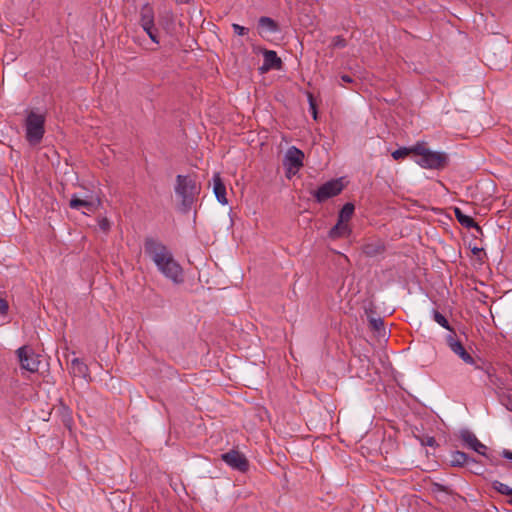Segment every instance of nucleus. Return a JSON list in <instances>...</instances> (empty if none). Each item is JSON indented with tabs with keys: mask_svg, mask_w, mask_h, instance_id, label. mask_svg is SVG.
I'll use <instances>...</instances> for the list:
<instances>
[{
	"mask_svg": "<svg viewBox=\"0 0 512 512\" xmlns=\"http://www.w3.org/2000/svg\"><path fill=\"white\" fill-rule=\"evenodd\" d=\"M433 319L435 322H437L441 327L449 330V331H452V328L450 327V324L448 322V320L446 319V317L441 314L439 311L437 310H433Z\"/></svg>",
	"mask_w": 512,
	"mask_h": 512,
	"instance_id": "4be33fe9",
	"label": "nucleus"
},
{
	"mask_svg": "<svg viewBox=\"0 0 512 512\" xmlns=\"http://www.w3.org/2000/svg\"><path fill=\"white\" fill-rule=\"evenodd\" d=\"M409 149H410V153H414V154L420 156V158L424 157V155L429 151V149L426 148V145L423 142H418L414 146L410 147Z\"/></svg>",
	"mask_w": 512,
	"mask_h": 512,
	"instance_id": "5701e85b",
	"label": "nucleus"
},
{
	"mask_svg": "<svg viewBox=\"0 0 512 512\" xmlns=\"http://www.w3.org/2000/svg\"><path fill=\"white\" fill-rule=\"evenodd\" d=\"M263 57V65L259 68L261 73L268 72L272 69H281L282 60L278 57L275 51L265 49L263 51Z\"/></svg>",
	"mask_w": 512,
	"mask_h": 512,
	"instance_id": "f8f14e48",
	"label": "nucleus"
},
{
	"mask_svg": "<svg viewBox=\"0 0 512 512\" xmlns=\"http://www.w3.org/2000/svg\"><path fill=\"white\" fill-rule=\"evenodd\" d=\"M21 368L29 372H37L39 369L40 361L33 349L28 346H22L16 351Z\"/></svg>",
	"mask_w": 512,
	"mask_h": 512,
	"instance_id": "1a4fd4ad",
	"label": "nucleus"
},
{
	"mask_svg": "<svg viewBox=\"0 0 512 512\" xmlns=\"http://www.w3.org/2000/svg\"><path fill=\"white\" fill-rule=\"evenodd\" d=\"M69 206H70V208L77 209V210L83 208L87 212H93L95 209V205L93 204V202L80 199L76 195L72 196V198L69 202Z\"/></svg>",
	"mask_w": 512,
	"mask_h": 512,
	"instance_id": "6ab92c4d",
	"label": "nucleus"
},
{
	"mask_svg": "<svg viewBox=\"0 0 512 512\" xmlns=\"http://www.w3.org/2000/svg\"><path fill=\"white\" fill-rule=\"evenodd\" d=\"M436 487L438 488V490H444L443 489V486L439 485V484H436Z\"/></svg>",
	"mask_w": 512,
	"mask_h": 512,
	"instance_id": "4c0bfd02",
	"label": "nucleus"
},
{
	"mask_svg": "<svg viewBox=\"0 0 512 512\" xmlns=\"http://www.w3.org/2000/svg\"><path fill=\"white\" fill-rule=\"evenodd\" d=\"M351 233L348 223L338 220L336 225L331 228L329 236L333 239L346 237Z\"/></svg>",
	"mask_w": 512,
	"mask_h": 512,
	"instance_id": "f3484780",
	"label": "nucleus"
},
{
	"mask_svg": "<svg viewBox=\"0 0 512 512\" xmlns=\"http://www.w3.org/2000/svg\"><path fill=\"white\" fill-rule=\"evenodd\" d=\"M344 189L341 178L332 179L322 184L318 189L311 192L317 203H323L326 200L339 195Z\"/></svg>",
	"mask_w": 512,
	"mask_h": 512,
	"instance_id": "39448f33",
	"label": "nucleus"
},
{
	"mask_svg": "<svg viewBox=\"0 0 512 512\" xmlns=\"http://www.w3.org/2000/svg\"><path fill=\"white\" fill-rule=\"evenodd\" d=\"M146 254L155 263L157 269L174 284L184 282L183 269L174 259L171 251L161 242L147 238L144 243Z\"/></svg>",
	"mask_w": 512,
	"mask_h": 512,
	"instance_id": "f257e3e1",
	"label": "nucleus"
},
{
	"mask_svg": "<svg viewBox=\"0 0 512 512\" xmlns=\"http://www.w3.org/2000/svg\"><path fill=\"white\" fill-rule=\"evenodd\" d=\"M213 191L219 203L222 205L228 203L226 198V187L219 173H215L213 175Z\"/></svg>",
	"mask_w": 512,
	"mask_h": 512,
	"instance_id": "ddd939ff",
	"label": "nucleus"
},
{
	"mask_svg": "<svg viewBox=\"0 0 512 512\" xmlns=\"http://www.w3.org/2000/svg\"><path fill=\"white\" fill-rule=\"evenodd\" d=\"M354 210L355 207L352 203H346L339 212L338 220L348 223Z\"/></svg>",
	"mask_w": 512,
	"mask_h": 512,
	"instance_id": "412c9836",
	"label": "nucleus"
},
{
	"mask_svg": "<svg viewBox=\"0 0 512 512\" xmlns=\"http://www.w3.org/2000/svg\"><path fill=\"white\" fill-rule=\"evenodd\" d=\"M8 311V303L5 299L0 298V314L4 315Z\"/></svg>",
	"mask_w": 512,
	"mask_h": 512,
	"instance_id": "72a5a7b5",
	"label": "nucleus"
},
{
	"mask_svg": "<svg viewBox=\"0 0 512 512\" xmlns=\"http://www.w3.org/2000/svg\"><path fill=\"white\" fill-rule=\"evenodd\" d=\"M341 80H342L343 82H345V83H352V82H353L352 77H351V76H349V75H346V74H344V75H342V76H341Z\"/></svg>",
	"mask_w": 512,
	"mask_h": 512,
	"instance_id": "e433bc0d",
	"label": "nucleus"
},
{
	"mask_svg": "<svg viewBox=\"0 0 512 512\" xmlns=\"http://www.w3.org/2000/svg\"><path fill=\"white\" fill-rule=\"evenodd\" d=\"M502 457L508 460H512V451L504 449L501 453Z\"/></svg>",
	"mask_w": 512,
	"mask_h": 512,
	"instance_id": "c9c22d12",
	"label": "nucleus"
},
{
	"mask_svg": "<svg viewBox=\"0 0 512 512\" xmlns=\"http://www.w3.org/2000/svg\"><path fill=\"white\" fill-rule=\"evenodd\" d=\"M410 154V149L407 147H401L394 152H392V157L395 160L404 159L406 156Z\"/></svg>",
	"mask_w": 512,
	"mask_h": 512,
	"instance_id": "a878e982",
	"label": "nucleus"
},
{
	"mask_svg": "<svg viewBox=\"0 0 512 512\" xmlns=\"http://www.w3.org/2000/svg\"><path fill=\"white\" fill-rule=\"evenodd\" d=\"M138 23L143 31L149 36L150 40L159 45V29L155 25L154 10L150 4L146 3L141 7Z\"/></svg>",
	"mask_w": 512,
	"mask_h": 512,
	"instance_id": "20e7f679",
	"label": "nucleus"
},
{
	"mask_svg": "<svg viewBox=\"0 0 512 512\" xmlns=\"http://www.w3.org/2000/svg\"><path fill=\"white\" fill-rule=\"evenodd\" d=\"M45 115L30 111L25 120L26 140L31 145H37L45 133Z\"/></svg>",
	"mask_w": 512,
	"mask_h": 512,
	"instance_id": "7ed1b4c3",
	"label": "nucleus"
},
{
	"mask_svg": "<svg viewBox=\"0 0 512 512\" xmlns=\"http://www.w3.org/2000/svg\"><path fill=\"white\" fill-rule=\"evenodd\" d=\"M424 444L427 446L433 447L436 445V440L434 437H427Z\"/></svg>",
	"mask_w": 512,
	"mask_h": 512,
	"instance_id": "f704fd0d",
	"label": "nucleus"
},
{
	"mask_svg": "<svg viewBox=\"0 0 512 512\" xmlns=\"http://www.w3.org/2000/svg\"><path fill=\"white\" fill-rule=\"evenodd\" d=\"M258 27L261 30L260 33L274 34L279 31L278 24L270 17L262 16L258 20Z\"/></svg>",
	"mask_w": 512,
	"mask_h": 512,
	"instance_id": "dca6fc26",
	"label": "nucleus"
},
{
	"mask_svg": "<svg viewBox=\"0 0 512 512\" xmlns=\"http://www.w3.org/2000/svg\"><path fill=\"white\" fill-rule=\"evenodd\" d=\"M470 457L462 451H454L451 453L450 463L454 467H462L470 464Z\"/></svg>",
	"mask_w": 512,
	"mask_h": 512,
	"instance_id": "aec40b11",
	"label": "nucleus"
},
{
	"mask_svg": "<svg viewBox=\"0 0 512 512\" xmlns=\"http://www.w3.org/2000/svg\"><path fill=\"white\" fill-rule=\"evenodd\" d=\"M308 101H309V106H310V110L313 114V117H314V119H316V117H317L316 103H315V100L311 93L308 94Z\"/></svg>",
	"mask_w": 512,
	"mask_h": 512,
	"instance_id": "2f4dec72",
	"label": "nucleus"
},
{
	"mask_svg": "<svg viewBox=\"0 0 512 512\" xmlns=\"http://www.w3.org/2000/svg\"><path fill=\"white\" fill-rule=\"evenodd\" d=\"M71 368L74 376L87 378L89 376V368L88 366L81 361L79 358H74L71 361Z\"/></svg>",
	"mask_w": 512,
	"mask_h": 512,
	"instance_id": "a211bd4d",
	"label": "nucleus"
},
{
	"mask_svg": "<svg viewBox=\"0 0 512 512\" xmlns=\"http://www.w3.org/2000/svg\"><path fill=\"white\" fill-rule=\"evenodd\" d=\"M232 28L234 33L238 36H244L248 33V28L241 26L239 24H232Z\"/></svg>",
	"mask_w": 512,
	"mask_h": 512,
	"instance_id": "7c9ffc66",
	"label": "nucleus"
},
{
	"mask_svg": "<svg viewBox=\"0 0 512 512\" xmlns=\"http://www.w3.org/2000/svg\"><path fill=\"white\" fill-rule=\"evenodd\" d=\"M454 214L457 221L465 228H474L477 232L482 233V228L474 221V219L466 215L460 208H454Z\"/></svg>",
	"mask_w": 512,
	"mask_h": 512,
	"instance_id": "4468645a",
	"label": "nucleus"
},
{
	"mask_svg": "<svg viewBox=\"0 0 512 512\" xmlns=\"http://www.w3.org/2000/svg\"><path fill=\"white\" fill-rule=\"evenodd\" d=\"M469 465L471 466V468H470L471 472H473L474 474H476V475L483 474L482 466L475 459L471 458Z\"/></svg>",
	"mask_w": 512,
	"mask_h": 512,
	"instance_id": "c85d7f7f",
	"label": "nucleus"
},
{
	"mask_svg": "<svg viewBox=\"0 0 512 512\" xmlns=\"http://www.w3.org/2000/svg\"><path fill=\"white\" fill-rule=\"evenodd\" d=\"M385 251V244L381 240H375L363 245L362 252L367 257H376Z\"/></svg>",
	"mask_w": 512,
	"mask_h": 512,
	"instance_id": "2eb2a0df",
	"label": "nucleus"
},
{
	"mask_svg": "<svg viewBox=\"0 0 512 512\" xmlns=\"http://www.w3.org/2000/svg\"><path fill=\"white\" fill-rule=\"evenodd\" d=\"M508 502L512 505V498Z\"/></svg>",
	"mask_w": 512,
	"mask_h": 512,
	"instance_id": "ea45409f",
	"label": "nucleus"
},
{
	"mask_svg": "<svg viewBox=\"0 0 512 512\" xmlns=\"http://www.w3.org/2000/svg\"><path fill=\"white\" fill-rule=\"evenodd\" d=\"M492 486L497 492H499L503 495H512V488H510L509 486H507L506 484H504L500 481H497V480L494 481L492 483Z\"/></svg>",
	"mask_w": 512,
	"mask_h": 512,
	"instance_id": "b1692460",
	"label": "nucleus"
},
{
	"mask_svg": "<svg viewBox=\"0 0 512 512\" xmlns=\"http://www.w3.org/2000/svg\"><path fill=\"white\" fill-rule=\"evenodd\" d=\"M447 160L445 153L429 150L424 157L417 160V164L426 169H441L446 165Z\"/></svg>",
	"mask_w": 512,
	"mask_h": 512,
	"instance_id": "9d476101",
	"label": "nucleus"
},
{
	"mask_svg": "<svg viewBox=\"0 0 512 512\" xmlns=\"http://www.w3.org/2000/svg\"><path fill=\"white\" fill-rule=\"evenodd\" d=\"M304 153L295 146H291L285 153L283 166L286 170V177L290 179L303 166Z\"/></svg>",
	"mask_w": 512,
	"mask_h": 512,
	"instance_id": "423d86ee",
	"label": "nucleus"
},
{
	"mask_svg": "<svg viewBox=\"0 0 512 512\" xmlns=\"http://www.w3.org/2000/svg\"><path fill=\"white\" fill-rule=\"evenodd\" d=\"M460 439L466 448L471 449L480 455H486L488 447L480 442L476 435L471 431L467 429L461 430Z\"/></svg>",
	"mask_w": 512,
	"mask_h": 512,
	"instance_id": "9b49d317",
	"label": "nucleus"
},
{
	"mask_svg": "<svg viewBox=\"0 0 512 512\" xmlns=\"http://www.w3.org/2000/svg\"><path fill=\"white\" fill-rule=\"evenodd\" d=\"M501 402L512 411V390H507L501 394Z\"/></svg>",
	"mask_w": 512,
	"mask_h": 512,
	"instance_id": "393cba45",
	"label": "nucleus"
},
{
	"mask_svg": "<svg viewBox=\"0 0 512 512\" xmlns=\"http://www.w3.org/2000/svg\"><path fill=\"white\" fill-rule=\"evenodd\" d=\"M176 196L180 199V211L188 213L197 200L200 192V186L189 175H177L174 187Z\"/></svg>",
	"mask_w": 512,
	"mask_h": 512,
	"instance_id": "f03ea898",
	"label": "nucleus"
},
{
	"mask_svg": "<svg viewBox=\"0 0 512 512\" xmlns=\"http://www.w3.org/2000/svg\"><path fill=\"white\" fill-rule=\"evenodd\" d=\"M221 460L233 470L245 473L249 469V461L246 456L238 450L232 449L221 454Z\"/></svg>",
	"mask_w": 512,
	"mask_h": 512,
	"instance_id": "6e6552de",
	"label": "nucleus"
},
{
	"mask_svg": "<svg viewBox=\"0 0 512 512\" xmlns=\"http://www.w3.org/2000/svg\"><path fill=\"white\" fill-rule=\"evenodd\" d=\"M491 465H499L500 461L498 459V456L494 452H488L486 451V455H483Z\"/></svg>",
	"mask_w": 512,
	"mask_h": 512,
	"instance_id": "c756f323",
	"label": "nucleus"
},
{
	"mask_svg": "<svg viewBox=\"0 0 512 512\" xmlns=\"http://www.w3.org/2000/svg\"><path fill=\"white\" fill-rule=\"evenodd\" d=\"M446 343L450 350L456 354L466 364L474 365L476 369L485 370L484 367L478 365L474 358L467 352L462 342L455 338V334H449L446 337Z\"/></svg>",
	"mask_w": 512,
	"mask_h": 512,
	"instance_id": "0eeeda50",
	"label": "nucleus"
},
{
	"mask_svg": "<svg viewBox=\"0 0 512 512\" xmlns=\"http://www.w3.org/2000/svg\"><path fill=\"white\" fill-rule=\"evenodd\" d=\"M370 327L375 331L384 330V322L381 318H371L369 320Z\"/></svg>",
	"mask_w": 512,
	"mask_h": 512,
	"instance_id": "bb28decb",
	"label": "nucleus"
},
{
	"mask_svg": "<svg viewBox=\"0 0 512 512\" xmlns=\"http://www.w3.org/2000/svg\"><path fill=\"white\" fill-rule=\"evenodd\" d=\"M347 42L342 36H335L332 39L331 46L333 48H344L346 47Z\"/></svg>",
	"mask_w": 512,
	"mask_h": 512,
	"instance_id": "cd10ccee",
	"label": "nucleus"
},
{
	"mask_svg": "<svg viewBox=\"0 0 512 512\" xmlns=\"http://www.w3.org/2000/svg\"><path fill=\"white\" fill-rule=\"evenodd\" d=\"M98 225H99V228L104 232H106L110 229V222L107 218L99 219Z\"/></svg>",
	"mask_w": 512,
	"mask_h": 512,
	"instance_id": "473e14b6",
	"label": "nucleus"
},
{
	"mask_svg": "<svg viewBox=\"0 0 512 512\" xmlns=\"http://www.w3.org/2000/svg\"><path fill=\"white\" fill-rule=\"evenodd\" d=\"M191 0H182L184 3H189Z\"/></svg>",
	"mask_w": 512,
	"mask_h": 512,
	"instance_id": "58836bf2",
	"label": "nucleus"
}]
</instances>
